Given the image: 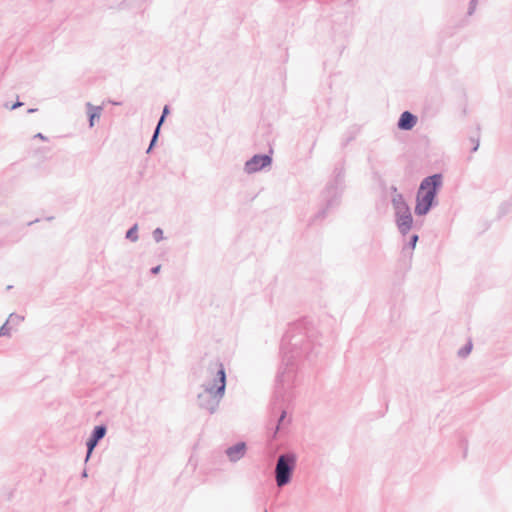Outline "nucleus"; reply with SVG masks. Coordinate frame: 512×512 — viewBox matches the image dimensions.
Instances as JSON below:
<instances>
[{"mask_svg": "<svg viewBox=\"0 0 512 512\" xmlns=\"http://www.w3.org/2000/svg\"><path fill=\"white\" fill-rule=\"evenodd\" d=\"M226 386V375L222 364L218 365L213 383H208L204 391L199 394L198 402L200 408L213 413L219 406V403L224 395Z\"/></svg>", "mask_w": 512, "mask_h": 512, "instance_id": "nucleus-1", "label": "nucleus"}, {"mask_svg": "<svg viewBox=\"0 0 512 512\" xmlns=\"http://www.w3.org/2000/svg\"><path fill=\"white\" fill-rule=\"evenodd\" d=\"M298 455L294 450H284L275 459L273 476L278 488L288 486L297 468Z\"/></svg>", "mask_w": 512, "mask_h": 512, "instance_id": "nucleus-2", "label": "nucleus"}, {"mask_svg": "<svg viewBox=\"0 0 512 512\" xmlns=\"http://www.w3.org/2000/svg\"><path fill=\"white\" fill-rule=\"evenodd\" d=\"M441 182L440 175H433L422 181L417 193L416 214L424 215L429 211Z\"/></svg>", "mask_w": 512, "mask_h": 512, "instance_id": "nucleus-3", "label": "nucleus"}, {"mask_svg": "<svg viewBox=\"0 0 512 512\" xmlns=\"http://www.w3.org/2000/svg\"><path fill=\"white\" fill-rule=\"evenodd\" d=\"M395 209L397 211V225L399 230L406 234L412 226V216L408 205L403 201L401 196L393 200Z\"/></svg>", "mask_w": 512, "mask_h": 512, "instance_id": "nucleus-4", "label": "nucleus"}, {"mask_svg": "<svg viewBox=\"0 0 512 512\" xmlns=\"http://www.w3.org/2000/svg\"><path fill=\"white\" fill-rule=\"evenodd\" d=\"M271 158L267 155H256L246 162L245 169L248 173H254L270 165Z\"/></svg>", "mask_w": 512, "mask_h": 512, "instance_id": "nucleus-5", "label": "nucleus"}, {"mask_svg": "<svg viewBox=\"0 0 512 512\" xmlns=\"http://www.w3.org/2000/svg\"><path fill=\"white\" fill-rule=\"evenodd\" d=\"M417 123V117L412 113L405 111L401 114L398 127L401 130H411Z\"/></svg>", "mask_w": 512, "mask_h": 512, "instance_id": "nucleus-6", "label": "nucleus"}, {"mask_svg": "<svg viewBox=\"0 0 512 512\" xmlns=\"http://www.w3.org/2000/svg\"><path fill=\"white\" fill-rule=\"evenodd\" d=\"M106 433V428L104 426H97L94 430L92 437L87 441V448H94L98 441L104 437Z\"/></svg>", "mask_w": 512, "mask_h": 512, "instance_id": "nucleus-7", "label": "nucleus"}, {"mask_svg": "<svg viewBox=\"0 0 512 512\" xmlns=\"http://www.w3.org/2000/svg\"><path fill=\"white\" fill-rule=\"evenodd\" d=\"M247 450H224V454L228 457L229 461L235 463L242 459Z\"/></svg>", "mask_w": 512, "mask_h": 512, "instance_id": "nucleus-8", "label": "nucleus"}, {"mask_svg": "<svg viewBox=\"0 0 512 512\" xmlns=\"http://www.w3.org/2000/svg\"><path fill=\"white\" fill-rule=\"evenodd\" d=\"M101 116V108L100 107H91V110L89 112V118H90V126H94L95 120H98Z\"/></svg>", "mask_w": 512, "mask_h": 512, "instance_id": "nucleus-9", "label": "nucleus"}, {"mask_svg": "<svg viewBox=\"0 0 512 512\" xmlns=\"http://www.w3.org/2000/svg\"><path fill=\"white\" fill-rule=\"evenodd\" d=\"M168 113H169V108H168V106H165V107H164V109H163L162 117H161V119H160V121H159V123H158V126H157V128H156V131H155L154 136H153V138H152V144H153V143H155V141H156V139H157V136H158V133H159L160 126H161V124L163 123L164 118L166 117V115H167Z\"/></svg>", "mask_w": 512, "mask_h": 512, "instance_id": "nucleus-10", "label": "nucleus"}, {"mask_svg": "<svg viewBox=\"0 0 512 512\" xmlns=\"http://www.w3.org/2000/svg\"><path fill=\"white\" fill-rule=\"evenodd\" d=\"M188 465H191L194 469L197 467V461L194 459V455L190 456Z\"/></svg>", "mask_w": 512, "mask_h": 512, "instance_id": "nucleus-11", "label": "nucleus"}, {"mask_svg": "<svg viewBox=\"0 0 512 512\" xmlns=\"http://www.w3.org/2000/svg\"><path fill=\"white\" fill-rule=\"evenodd\" d=\"M95 450H86L84 462L87 463Z\"/></svg>", "mask_w": 512, "mask_h": 512, "instance_id": "nucleus-12", "label": "nucleus"}, {"mask_svg": "<svg viewBox=\"0 0 512 512\" xmlns=\"http://www.w3.org/2000/svg\"><path fill=\"white\" fill-rule=\"evenodd\" d=\"M417 241H418V236L414 235L412 237V248H415Z\"/></svg>", "mask_w": 512, "mask_h": 512, "instance_id": "nucleus-13", "label": "nucleus"}, {"mask_svg": "<svg viewBox=\"0 0 512 512\" xmlns=\"http://www.w3.org/2000/svg\"><path fill=\"white\" fill-rule=\"evenodd\" d=\"M135 230H136V228H135V227H134V228H132V229H130V230L128 231V233H127V237H128V238H132V236H133V234H134Z\"/></svg>", "mask_w": 512, "mask_h": 512, "instance_id": "nucleus-14", "label": "nucleus"}, {"mask_svg": "<svg viewBox=\"0 0 512 512\" xmlns=\"http://www.w3.org/2000/svg\"><path fill=\"white\" fill-rule=\"evenodd\" d=\"M160 269H161V266H157L152 269V273L157 274L160 271Z\"/></svg>", "mask_w": 512, "mask_h": 512, "instance_id": "nucleus-15", "label": "nucleus"}, {"mask_svg": "<svg viewBox=\"0 0 512 512\" xmlns=\"http://www.w3.org/2000/svg\"><path fill=\"white\" fill-rule=\"evenodd\" d=\"M87 476H88V474H87V469L85 468V469L82 471V473H81V477H82V478H86Z\"/></svg>", "mask_w": 512, "mask_h": 512, "instance_id": "nucleus-16", "label": "nucleus"}, {"mask_svg": "<svg viewBox=\"0 0 512 512\" xmlns=\"http://www.w3.org/2000/svg\"><path fill=\"white\" fill-rule=\"evenodd\" d=\"M235 448H237V449L245 448V444L244 443H240Z\"/></svg>", "mask_w": 512, "mask_h": 512, "instance_id": "nucleus-17", "label": "nucleus"}, {"mask_svg": "<svg viewBox=\"0 0 512 512\" xmlns=\"http://www.w3.org/2000/svg\"><path fill=\"white\" fill-rule=\"evenodd\" d=\"M466 454H467V450H463V458L466 457Z\"/></svg>", "mask_w": 512, "mask_h": 512, "instance_id": "nucleus-18", "label": "nucleus"}, {"mask_svg": "<svg viewBox=\"0 0 512 512\" xmlns=\"http://www.w3.org/2000/svg\"><path fill=\"white\" fill-rule=\"evenodd\" d=\"M21 104L20 103H17L15 105L12 106V108H16L17 106H20Z\"/></svg>", "mask_w": 512, "mask_h": 512, "instance_id": "nucleus-19", "label": "nucleus"}, {"mask_svg": "<svg viewBox=\"0 0 512 512\" xmlns=\"http://www.w3.org/2000/svg\"><path fill=\"white\" fill-rule=\"evenodd\" d=\"M37 137H39L40 139H44V137L41 134H38Z\"/></svg>", "mask_w": 512, "mask_h": 512, "instance_id": "nucleus-20", "label": "nucleus"}, {"mask_svg": "<svg viewBox=\"0 0 512 512\" xmlns=\"http://www.w3.org/2000/svg\"><path fill=\"white\" fill-rule=\"evenodd\" d=\"M4 328H5V326L1 327L0 334L3 333L2 331L4 330Z\"/></svg>", "mask_w": 512, "mask_h": 512, "instance_id": "nucleus-21", "label": "nucleus"}, {"mask_svg": "<svg viewBox=\"0 0 512 512\" xmlns=\"http://www.w3.org/2000/svg\"><path fill=\"white\" fill-rule=\"evenodd\" d=\"M153 145H154V143H153V144L151 143V144H150V147H148V150H151V147H152Z\"/></svg>", "mask_w": 512, "mask_h": 512, "instance_id": "nucleus-22", "label": "nucleus"}, {"mask_svg": "<svg viewBox=\"0 0 512 512\" xmlns=\"http://www.w3.org/2000/svg\"><path fill=\"white\" fill-rule=\"evenodd\" d=\"M264 512H267V510H265Z\"/></svg>", "mask_w": 512, "mask_h": 512, "instance_id": "nucleus-23", "label": "nucleus"}]
</instances>
